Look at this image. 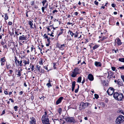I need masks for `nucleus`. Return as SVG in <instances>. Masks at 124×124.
<instances>
[{"label": "nucleus", "instance_id": "63", "mask_svg": "<svg viewBox=\"0 0 124 124\" xmlns=\"http://www.w3.org/2000/svg\"><path fill=\"white\" fill-rule=\"evenodd\" d=\"M116 25H117L118 26H119V23L118 22H116Z\"/></svg>", "mask_w": 124, "mask_h": 124}, {"label": "nucleus", "instance_id": "29", "mask_svg": "<svg viewBox=\"0 0 124 124\" xmlns=\"http://www.w3.org/2000/svg\"><path fill=\"white\" fill-rule=\"evenodd\" d=\"M40 66L39 65H37L36 66V68L37 69V70L39 71V70H40Z\"/></svg>", "mask_w": 124, "mask_h": 124}, {"label": "nucleus", "instance_id": "55", "mask_svg": "<svg viewBox=\"0 0 124 124\" xmlns=\"http://www.w3.org/2000/svg\"><path fill=\"white\" fill-rule=\"evenodd\" d=\"M57 12V11L56 10H54L52 12L54 14L55 12Z\"/></svg>", "mask_w": 124, "mask_h": 124}, {"label": "nucleus", "instance_id": "27", "mask_svg": "<svg viewBox=\"0 0 124 124\" xmlns=\"http://www.w3.org/2000/svg\"><path fill=\"white\" fill-rule=\"evenodd\" d=\"M46 85L49 88V87L52 86V85L51 84L50 82L46 84Z\"/></svg>", "mask_w": 124, "mask_h": 124}, {"label": "nucleus", "instance_id": "16", "mask_svg": "<svg viewBox=\"0 0 124 124\" xmlns=\"http://www.w3.org/2000/svg\"><path fill=\"white\" fill-rule=\"evenodd\" d=\"M117 40V44L118 46H120L122 43L121 42L120 39L119 38H118L116 39Z\"/></svg>", "mask_w": 124, "mask_h": 124}, {"label": "nucleus", "instance_id": "9", "mask_svg": "<svg viewBox=\"0 0 124 124\" xmlns=\"http://www.w3.org/2000/svg\"><path fill=\"white\" fill-rule=\"evenodd\" d=\"M70 33V34L72 37L74 35L75 38H77L78 37V33L77 31L75 33H74L72 31L69 30L68 32V33Z\"/></svg>", "mask_w": 124, "mask_h": 124}, {"label": "nucleus", "instance_id": "15", "mask_svg": "<svg viewBox=\"0 0 124 124\" xmlns=\"http://www.w3.org/2000/svg\"><path fill=\"white\" fill-rule=\"evenodd\" d=\"M94 64L97 67H101V63L99 62H95Z\"/></svg>", "mask_w": 124, "mask_h": 124}, {"label": "nucleus", "instance_id": "46", "mask_svg": "<svg viewBox=\"0 0 124 124\" xmlns=\"http://www.w3.org/2000/svg\"><path fill=\"white\" fill-rule=\"evenodd\" d=\"M119 112L121 113L122 114L124 115V112L122 110H120Z\"/></svg>", "mask_w": 124, "mask_h": 124}, {"label": "nucleus", "instance_id": "60", "mask_svg": "<svg viewBox=\"0 0 124 124\" xmlns=\"http://www.w3.org/2000/svg\"><path fill=\"white\" fill-rule=\"evenodd\" d=\"M28 11H27L26 13V16L27 17H29L28 15Z\"/></svg>", "mask_w": 124, "mask_h": 124}, {"label": "nucleus", "instance_id": "45", "mask_svg": "<svg viewBox=\"0 0 124 124\" xmlns=\"http://www.w3.org/2000/svg\"><path fill=\"white\" fill-rule=\"evenodd\" d=\"M121 78L123 80L124 82V75H122L121 76Z\"/></svg>", "mask_w": 124, "mask_h": 124}, {"label": "nucleus", "instance_id": "44", "mask_svg": "<svg viewBox=\"0 0 124 124\" xmlns=\"http://www.w3.org/2000/svg\"><path fill=\"white\" fill-rule=\"evenodd\" d=\"M111 68V69L113 71L115 70L116 68L115 67H112Z\"/></svg>", "mask_w": 124, "mask_h": 124}, {"label": "nucleus", "instance_id": "57", "mask_svg": "<svg viewBox=\"0 0 124 124\" xmlns=\"http://www.w3.org/2000/svg\"><path fill=\"white\" fill-rule=\"evenodd\" d=\"M60 45L58 43L57 44L56 46L57 47H58L59 48L60 47Z\"/></svg>", "mask_w": 124, "mask_h": 124}, {"label": "nucleus", "instance_id": "21", "mask_svg": "<svg viewBox=\"0 0 124 124\" xmlns=\"http://www.w3.org/2000/svg\"><path fill=\"white\" fill-rule=\"evenodd\" d=\"M15 60L16 64L17 63L18 65H19L20 61L17 59V58L16 56L15 57Z\"/></svg>", "mask_w": 124, "mask_h": 124}, {"label": "nucleus", "instance_id": "26", "mask_svg": "<svg viewBox=\"0 0 124 124\" xmlns=\"http://www.w3.org/2000/svg\"><path fill=\"white\" fill-rule=\"evenodd\" d=\"M62 110L61 108H59L58 109V112L60 115L62 113Z\"/></svg>", "mask_w": 124, "mask_h": 124}, {"label": "nucleus", "instance_id": "28", "mask_svg": "<svg viewBox=\"0 0 124 124\" xmlns=\"http://www.w3.org/2000/svg\"><path fill=\"white\" fill-rule=\"evenodd\" d=\"M118 60L119 61L124 62V58H119Z\"/></svg>", "mask_w": 124, "mask_h": 124}, {"label": "nucleus", "instance_id": "8", "mask_svg": "<svg viewBox=\"0 0 124 124\" xmlns=\"http://www.w3.org/2000/svg\"><path fill=\"white\" fill-rule=\"evenodd\" d=\"M114 91V89L112 87H110L107 91L108 94L109 95H112Z\"/></svg>", "mask_w": 124, "mask_h": 124}, {"label": "nucleus", "instance_id": "20", "mask_svg": "<svg viewBox=\"0 0 124 124\" xmlns=\"http://www.w3.org/2000/svg\"><path fill=\"white\" fill-rule=\"evenodd\" d=\"M65 47V45L64 44H63L62 45H60V47L59 49L60 50H62L64 49V48Z\"/></svg>", "mask_w": 124, "mask_h": 124}, {"label": "nucleus", "instance_id": "33", "mask_svg": "<svg viewBox=\"0 0 124 124\" xmlns=\"http://www.w3.org/2000/svg\"><path fill=\"white\" fill-rule=\"evenodd\" d=\"M10 73L9 74V75H8L9 76H10L12 74V72H13V71L12 70H9Z\"/></svg>", "mask_w": 124, "mask_h": 124}, {"label": "nucleus", "instance_id": "13", "mask_svg": "<svg viewBox=\"0 0 124 124\" xmlns=\"http://www.w3.org/2000/svg\"><path fill=\"white\" fill-rule=\"evenodd\" d=\"M42 3L43 6H46L47 7L48 5V3L46 0H42Z\"/></svg>", "mask_w": 124, "mask_h": 124}, {"label": "nucleus", "instance_id": "14", "mask_svg": "<svg viewBox=\"0 0 124 124\" xmlns=\"http://www.w3.org/2000/svg\"><path fill=\"white\" fill-rule=\"evenodd\" d=\"M23 66H25L27 64H29L30 63L29 59H27V60H23Z\"/></svg>", "mask_w": 124, "mask_h": 124}, {"label": "nucleus", "instance_id": "61", "mask_svg": "<svg viewBox=\"0 0 124 124\" xmlns=\"http://www.w3.org/2000/svg\"><path fill=\"white\" fill-rule=\"evenodd\" d=\"M31 51H32L33 50L34 48H33V46H32L31 47Z\"/></svg>", "mask_w": 124, "mask_h": 124}, {"label": "nucleus", "instance_id": "7", "mask_svg": "<svg viewBox=\"0 0 124 124\" xmlns=\"http://www.w3.org/2000/svg\"><path fill=\"white\" fill-rule=\"evenodd\" d=\"M29 38V37H27V35H21L19 36V41L20 42H22L23 40H27Z\"/></svg>", "mask_w": 124, "mask_h": 124}, {"label": "nucleus", "instance_id": "36", "mask_svg": "<svg viewBox=\"0 0 124 124\" xmlns=\"http://www.w3.org/2000/svg\"><path fill=\"white\" fill-rule=\"evenodd\" d=\"M15 33L16 37L19 35V34L18 32V31H17L16 30H15Z\"/></svg>", "mask_w": 124, "mask_h": 124}, {"label": "nucleus", "instance_id": "11", "mask_svg": "<svg viewBox=\"0 0 124 124\" xmlns=\"http://www.w3.org/2000/svg\"><path fill=\"white\" fill-rule=\"evenodd\" d=\"M88 78L90 81H93L94 80L93 76L91 74H90L88 76Z\"/></svg>", "mask_w": 124, "mask_h": 124}, {"label": "nucleus", "instance_id": "47", "mask_svg": "<svg viewBox=\"0 0 124 124\" xmlns=\"http://www.w3.org/2000/svg\"><path fill=\"white\" fill-rule=\"evenodd\" d=\"M53 67L54 69H55L56 68L55 67L56 64L55 63H53Z\"/></svg>", "mask_w": 124, "mask_h": 124}, {"label": "nucleus", "instance_id": "32", "mask_svg": "<svg viewBox=\"0 0 124 124\" xmlns=\"http://www.w3.org/2000/svg\"><path fill=\"white\" fill-rule=\"evenodd\" d=\"M118 69H119L122 70H124V65H123V66L121 67H119L118 68Z\"/></svg>", "mask_w": 124, "mask_h": 124}, {"label": "nucleus", "instance_id": "39", "mask_svg": "<svg viewBox=\"0 0 124 124\" xmlns=\"http://www.w3.org/2000/svg\"><path fill=\"white\" fill-rule=\"evenodd\" d=\"M94 96L95 98L96 99H98L99 97L98 95L97 94H94Z\"/></svg>", "mask_w": 124, "mask_h": 124}, {"label": "nucleus", "instance_id": "50", "mask_svg": "<svg viewBox=\"0 0 124 124\" xmlns=\"http://www.w3.org/2000/svg\"><path fill=\"white\" fill-rule=\"evenodd\" d=\"M12 22L9 21L8 22V24L9 25H12Z\"/></svg>", "mask_w": 124, "mask_h": 124}, {"label": "nucleus", "instance_id": "3", "mask_svg": "<svg viewBox=\"0 0 124 124\" xmlns=\"http://www.w3.org/2000/svg\"><path fill=\"white\" fill-rule=\"evenodd\" d=\"M89 103L88 102H82L81 103L79 106V109L80 110H81L87 107Z\"/></svg>", "mask_w": 124, "mask_h": 124}, {"label": "nucleus", "instance_id": "25", "mask_svg": "<svg viewBox=\"0 0 124 124\" xmlns=\"http://www.w3.org/2000/svg\"><path fill=\"white\" fill-rule=\"evenodd\" d=\"M23 62V60H21L19 61V65L20 66L22 67L23 65V63L22 62Z\"/></svg>", "mask_w": 124, "mask_h": 124}, {"label": "nucleus", "instance_id": "49", "mask_svg": "<svg viewBox=\"0 0 124 124\" xmlns=\"http://www.w3.org/2000/svg\"><path fill=\"white\" fill-rule=\"evenodd\" d=\"M31 98L32 101H33L34 99V97L33 95H32L31 97Z\"/></svg>", "mask_w": 124, "mask_h": 124}, {"label": "nucleus", "instance_id": "23", "mask_svg": "<svg viewBox=\"0 0 124 124\" xmlns=\"http://www.w3.org/2000/svg\"><path fill=\"white\" fill-rule=\"evenodd\" d=\"M81 76L79 77L78 78L77 82L78 83H80L81 82Z\"/></svg>", "mask_w": 124, "mask_h": 124}, {"label": "nucleus", "instance_id": "30", "mask_svg": "<svg viewBox=\"0 0 124 124\" xmlns=\"http://www.w3.org/2000/svg\"><path fill=\"white\" fill-rule=\"evenodd\" d=\"M47 7H46V6H45L42 7L41 8V9L42 11V12H44V11L45 10V8H47Z\"/></svg>", "mask_w": 124, "mask_h": 124}, {"label": "nucleus", "instance_id": "64", "mask_svg": "<svg viewBox=\"0 0 124 124\" xmlns=\"http://www.w3.org/2000/svg\"><path fill=\"white\" fill-rule=\"evenodd\" d=\"M43 124H50L49 123V122H46V123H43Z\"/></svg>", "mask_w": 124, "mask_h": 124}, {"label": "nucleus", "instance_id": "2", "mask_svg": "<svg viewBox=\"0 0 124 124\" xmlns=\"http://www.w3.org/2000/svg\"><path fill=\"white\" fill-rule=\"evenodd\" d=\"M124 121V116L120 115L116 118V124H120Z\"/></svg>", "mask_w": 124, "mask_h": 124}, {"label": "nucleus", "instance_id": "1", "mask_svg": "<svg viewBox=\"0 0 124 124\" xmlns=\"http://www.w3.org/2000/svg\"><path fill=\"white\" fill-rule=\"evenodd\" d=\"M113 97L116 100L118 101H122L124 98V95L123 93H119L117 92L114 93Z\"/></svg>", "mask_w": 124, "mask_h": 124}, {"label": "nucleus", "instance_id": "62", "mask_svg": "<svg viewBox=\"0 0 124 124\" xmlns=\"http://www.w3.org/2000/svg\"><path fill=\"white\" fill-rule=\"evenodd\" d=\"M85 79L84 78L83 80L82 81V84H84V83L85 82Z\"/></svg>", "mask_w": 124, "mask_h": 124}, {"label": "nucleus", "instance_id": "54", "mask_svg": "<svg viewBox=\"0 0 124 124\" xmlns=\"http://www.w3.org/2000/svg\"><path fill=\"white\" fill-rule=\"evenodd\" d=\"M5 113V111L4 110H3L2 111V113L1 114V115H3Z\"/></svg>", "mask_w": 124, "mask_h": 124}, {"label": "nucleus", "instance_id": "34", "mask_svg": "<svg viewBox=\"0 0 124 124\" xmlns=\"http://www.w3.org/2000/svg\"><path fill=\"white\" fill-rule=\"evenodd\" d=\"M1 62H5V60L4 57L1 58Z\"/></svg>", "mask_w": 124, "mask_h": 124}, {"label": "nucleus", "instance_id": "12", "mask_svg": "<svg viewBox=\"0 0 124 124\" xmlns=\"http://www.w3.org/2000/svg\"><path fill=\"white\" fill-rule=\"evenodd\" d=\"M31 121H30V124H35L36 120L35 118L33 117L30 118Z\"/></svg>", "mask_w": 124, "mask_h": 124}, {"label": "nucleus", "instance_id": "31", "mask_svg": "<svg viewBox=\"0 0 124 124\" xmlns=\"http://www.w3.org/2000/svg\"><path fill=\"white\" fill-rule=\"evenodd\" d=\"M5 20H7L8 19V16L7 15V14H5Z\"/></svg>", "mask_w": 124, "mask_h": 124}, {"label": "nucleus", "instance_id": "40", "mask_svg": "<svg viewBox=\"0 0 124 124\" xmlns=\"http://www.w3.org/2000/svg\"><path fill=\"white\" fill-rule=\"evenodd\" d=\"M39 72L41 73H44V70L43 69H41V70H39Z\"/></svg>", "mask_w": 124, "mask_h": 124}, {"label": "nucleus", "instance_id": "24", "mask_svg": "<svg viewBox=\"0 0 124 124\" xmlns=\"http://www.w3.org/2000/svg\"><path fill=\"white\" fill-rule=\"evenodd\" d=\"M99 46L97 45H95L93 47V50H94L95 49H96L97 48H98Z\"/></svg>", "mask_w": 124, "mask_h": 124}, {"label": "nucleus", "instance_id": "58", "mask_svg": "<svg viewBox=\"0 0 124 124\" xmlns=\"http://www.w3.org/2000/svg\"><path fill=\"white\" fill-rule=\"evenodd\" d=\"M78 12H75L74 14L77 16L78 15Z\"/></svg>", "mask_w": 124, "mask_h": 124}, {"label": "nucleus", "instance_id": "53", "mask_svg": "<svg viewBox=\"0 0 124 124\" xmlns=\"http://www.w3.org/2000/svg\"><path fill=\"white\" fill-rule=\"evenodd\" d=\"M39 63L40 64L42 65L43 64L42 60H41V61L39 62Z\"/></svg>", "mask_w": 124, "mask_h": 124}, {"label": "nucleus", "instance_id": "35", "mask_svg": "<svg viewBox=\"0 0 124 124\" xmlns=\"http://www.w3.org/2000/svg\"><path fill=\"white\" fill-rule=\"evenodd\" d=\"M79 87V85H78V88L77 89H75V93H78V91Z\"/></svg>", "mask_w": 124, "mask_h": 124}, {"label": "nucleus", "instance_id": "37", "mask_svg": "<svg viewBox=\"0 0 124 124\" xmlns=\"http://www.w3.org/2000/svg\"><path fill=\"white\" fill-rule=\"evenodd\" d=\"M43 37H44V38L47 39L48 38V36H47L46 35V34H45L43 36Z\"/></svg>", "mask_w": 124, "mask_h": 124}, {"label": "nucleus", "instance_id": "42", "mask_svg": "<svg viewBox=\"0 0 124 124\" xmlns=\"http://www.w3.org/2000/svg\"><path fill=\"white\" fill-rule=\"evenodd\" d=\"M34 1H32L31 2V6H33V5H34V3H35Z\"/></svg>", "mask_w": 124, "mask_h": 124}, {"label": "nucleus", "instance_id": "48", "mask_svg": "<svg viewBox=\"0 0 124 124\" xmlns=\"http://www.w3.org/2000/svg\"><path fill=\"white\" fill-rule=\"evenodd\" d=\"M116 5L114 3H112L111 5L112 7L114 8L115 7Z\"/></svg>", "mask_w": 124, "mask_h": 124}, {"label": "nucleus", "instance_id": "51", "mask_svg": "<svg viewBox=\"0 0 124 124\" xmlns=\"http://www.w3.org/2000/svg\"><path fill=\"white\" fill-rule=\"evenodd\" d=\"M34 66L33 65H32L31 66V68L32 71H33L34 69Z\"/></svg>", "mask_w": 124, "mask_h": 124}, {"label": "nucleus", "instance_id": "5", "mask_svg": "<svg viewBox=\"0 0 124 124\" xmlns=\"http://www.w3.org/2000/svg\"><path fill=\"white\" fill-rule=\"evenodd\" d=\"M65 120L68 122L73 124L76 123V120L73 117H69L65 118Z\"/></svg>", "mask_w": 124, "mask_h": 124}, {"label": "nucleus", "instance_id": "6", "mask_svg": "<svg viewBox=\"0 0 124 124\" xmlns=\"http://www.w3.org/2000/svg\"><path fill=\"white\" fill-rule=\"evenodd\" d=\"M72 74L71 75V76L73 78L75 77L77 75L79 74L78 69L77 68H75L72 72Z\"/></svg>", "mask_w": 124, "mask_h": 124}, {"label": "nucleus", "instance_id": "10", "mask_svg": "<svg viewBox=\"0 0 124 124\" xmlns=\"http://www.w3.org/2000/svg\"><path fill=\"white\" fill-rule=\"evenodd\" d=\"M63 97H60L57 101L56 102V105L60 103L63 99Z\"/></svg>", "mask_w": 124, "mask_h": 124}, {"label": "nucleus", "instance_id": "59", "mask_svg": "<svg viewBox=\"0 0 124 124\" xmlns=\"http://www.w3.org/2000/svg\"><path fill=\"white\" fill-rule=\"evenodd\" d=\"M9 100L11 101V102H14V101L11 98L9 99Z\"/></svg>", "mask_w": 124, "mask_h": 124}, {"label": "nucleus", "instance_id": "4", "mask_svg": "<svg viewBox=\"0 0 124 124\" xmlns=\"http://www.w3.org/2000/svg\"><path fill=\"white\" fill-rule=\"evenodd\" d=\"M45 114L42 117L41 119L43 123H46V122H49V119L47 115V113L46 112H45Z\"/></svg>", "mask_w": 124, "mask_h": 124}, {"label": "nucleus", "instance_id": "41", "mask_svg": "<svg viewBox=\"0 0 124 124\" xmlns=\"http://www.w3.org/2000/svg\"><path fill=\"white\" fill-rule=\"evenodd\" d=\"M94 4L95 5H96L97 6L98 4L99 3L98 1H97L96 0H95L94 2Z\"/></svg>", "mask_w": 124, "mask_h": 124}, {"label": "nucleus", "instance_id": "19", "mask_svg": "<svg viewBox=\"0 0 124 124\" xmlns=\"http://www.w3.org/2000/svg\"><path fill=\"white\" fill-rule=\"evenodd\" d=\"M120 80L118 79L117 81V84L120 86H122L123 85V82L122 81H120Z\"/></svg>", "mask_w": 124, "mask_h": 124}, {"label": "nucleus", "instance_id": "43", "mask_svg": "<svg viewBox=\"0 0 124 124\" xmlns=\"http://www.w3.org/2000/svg\"><path fill=\"white\" fill-rule=\"evenodd\" d=\"M17 75H18L19 76H20L21 75V72L20 71H18V73L17 74Z\"/></svg>", "mask_w": 124, "mask_h": 124}, {"label": "nucleus", "instance_id": "17", "mask_svg": "<svg viewBox=\"0 0 124 124\" xmlns=\"http://www.w3.org/2000/svg\"><path fill=\"white\" fill-rule=\"evenodd\" d=\"M75 83L76 82L75 81L73 82L72 83V91H74L75 85Z\"/></svg>", "mask_w": 124, "mask_h": 124}, {"label": "nucleus", "instance_id": "38", "mask_svg": "<svg viewBox=\"0 0 124 124\" xmlns=\"http://www.w3.org/2000/svg\"><path fill=\"white\" fill-rule=\"evenodd\" d=\"M18 107L17 106H15L14 108V109L15 111H17Z\"/></svg>", "mask_w": 124, "mask_h": 124}, {"label": "nucleus", "instance_id": "52", "mask_svg": "<svg viewBox=\"0 0 124 124\" xmlns=\"http://www.w3.org/2000/svg\"><path fill=\"white\" fill-rule=\"evenodd\" d=\"M47 39V41L48 42V43H50V38H48Z\"/></svg>", "mask_w": 124, "mask_h": 124}, {"label": "nucleus", "instance_id": "56", "mask_svg": "<svg viewBox=\"0 0 124 124\" xmlns=\"http://www.w3.org/2000/svg\"><path fill=\"white\" fill-rule=\"evenodd\" d=\"M23 93V92L22 91H21L19 93V94L20 95H21Z\"/></svg>", "mask_w": 124, "mask_h": 124}, {"label": "nucleus", "instance_id": "22", "mask_svg": "<svg viewBox=\"0 0 124 124\" xmlns=\"http://www.w3.org/2000/svg\"><path fill=\"white\" fill-rule=\"evenodd\" d=\"M60 30H61L59 31V34H58V36H57L58 37L60 35L62 34L63 32V29H61Z\"/></svg>", "mask_w": 124, "mask_h": 124}, {"label": "nucleus", "instance_id": "18", "mask_svg": "<svg viewBox=\"0 0 124 124\" xmlns=\"http://www.w3.org/2000/svg\"><path fill=\"white\" fill-rule=\"evenodd\" d=\"M33 22V21L32 20H31V21H29L28 22V24L30 25V27L31 29L33 28V27H32L33 24L32 22Z\"/></svg>", "mask_w": 124, "mask_h": 124}]
</instances>
